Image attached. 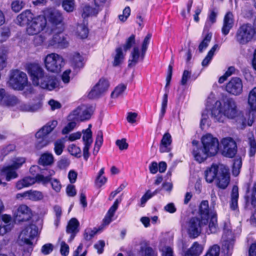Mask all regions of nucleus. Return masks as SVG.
Here are the masks:
<instances>
[{
	"label": "nucleus",
	"mask_w": 256,
	"mask_h": 256,
	"mask_svg": "<svg viewBox=\"0 0 256 256\" xmlns=\"http://www.w3.org/2000/svg\"><path fill=\"white\" fill-rule=\"evenodd\" d=\"M37 142L36 146L37 149L40 150L44 146H48L50 142L48 136H43L42 138H36Z\"/></svg>",
	"instance_id": "864d4df0"
},
{
	"label": "nucleus",
	"mask_w": 256,
	"mask_h": 256,
	"mask_svg": "<svg viewBox=\"0 0 256 256\" xmlns=\"http://www.w3.org/2000/svg\"><path fill=\"white\" fill-rule=\"evenodd\" d=\"M218 48V46L217 44H214L208 52L206 56L202 62V64L203 66H207L211 61L215 51Z\"/></svg>",
	"instance_id": "a19ab883"
},
{
	"label": "nucleus",
	"mask_w": 256,
	"mask_h": 256,
	"mask_svg": "<svg viewBox=\"0 0 256 256\" xmlns=\"http://www.w3.org/2000/svg\"><path fill=\"white\" fill-rule=\"evenodd\" d=\"M16 170V169H14L11 165L4 166L0 170V175L2 176L6 177L7 181H10L11 179L18 177V175Z\"/></svg>",
	"instance_id": "c85d7f7f"
},
{
	"label": "nucleus",
	"mask_w": 256,
	"mask_h": 256,
	"mask_svg": "<svg viewBox=\"0 0 256 256\" xmlns=\"http://www.w3.org/2000/svg\"><path fill=\"white\" fill-rule=\"evenodd\" d=\"M103 142V134L102 130H98L96 134L94 147V154H96Z\"/></svg>",
	"instance_id": "c03bdc74"
},
{
	"label": "nucleus",
	"mask_w": 256,
	"mask_h": 256,
	"mask_svg": "<svg viewBox=\"0 0 256 256\" xmlns=\"http://www.w3.org/2000/svg\"><path fill=\"white\" fill-rule=\"evenodd\" d=\"M126 88V86L124 84H120L118 86L111 94V97L114 98H118L122 95Z\"/></svg>",
	"instance_id": "de8ad7c7"
},
{
	"label": "nucleus",
	"mask_w": 256,
	"mask_h": 256,
	"mask_svg": "<svg viewBox=\"0 0 256 256\" xmlns=\"http://www.w3.org/2000/svg\"><path fill=\"white\" fill-rule=\"evenodd\" d=\"M238 198V188L236 186H234L232 189L230 203V208L233 210H235L237 208Z\"/></svg>",
	"instance_id": "4c0bfd02"
},
{
	"label": "nucleus",
	"mask_w": 256,
	"mask_h": 256,
	"mask_svg": "<svg viewBox=\"0 0 256 256\" xmlns=\"http://www.w3.org/2000/svg\"><path fill=\"white\" fill-rule=\"evenodd\" d=\"M90 128L91 124H90L87 129L82 130V132L84 134L82 140L84 144V147L83 148V156L86 160H87L89 157L90 154L88 150L93 142L92 132L91 131Z\"/></svg>",
	"instance_id": "f3484780"
},
{
	"label": "nucleus",
	"mask_w": 256,
	"mask_h": 256,
	"mask_svg": "<svg viewBox=\"0 0 256 256\" xmlns=\"http://www.w3.org/2000/svg\"><path fill=\"white\" fill-rule=\"evenodd\" d=\"M135 36L134 34H132L126 39V43L123 46L124 51L126 52L130 50L132 45L135 44Z\"/></svg>",
	"instance_id": "e2e57ef3"
},
{
	"label": "nucleus",
	"mask_w": 256,
	"mask_h": 256,
	"mask_svg": "<svg viewBox=\"0 0 256 256\" xmlns=\"http://www.w3.org/2000/svg\"><path fill=\"white\" fill-rule=\"evenodd\" d=\"M222 239V248L224 251H226L227 254H230L231 250L233 248L234 242V236L232 232L224 228Z\"/></svg>",
	"instance_id": "6ab92c4d"
},
{
	"label": "nucleus",
	"mask_w": 256,
	"mask_h": 256,
	"mask_svg": "<svg viewBox=\"0 0 256 256\" xmlns=\"http://www.w3.org/2000/svg\"><path fill=\"white\" fill-rule=\"evenodd\" d=\"M212 37V34L211 33H208L205 36L198 46V50L200 52H202L208 47L211 40Z\"/></svg>",
	"instance_id": "8fccbe9b"
},
{
	"label": "nucleus",
	"mask_w": 256,
	"mask_h": 256,
	"mask_svg": "<svg viewBox=\"0 0 256 256\" xmlns=\"http://www.w3.org/2000/svg\"><path fill=\"white\" fill-rule=\"evenodd\" d=\"M220 173L216 179V186L220 189H226L230 184V174L228 168L223 164H220Z\"/></svg>",
	"instance_id": "ddd939ff"
},
{
	"label": "nucleus",
	"mask_w": 256,
	"mask_h": 256,
	"mask_svg": "<svg viewBox=\"0 0 256 256\" xmlns=\"http://www.w3.org/2000/svg\"><path fill=\"white\" fill-rule=\"evenodd\" d=\"M203 150L210 156H215L219 149L218 139L210 134H206L200 139Z\"/></svg>",
	"instance_id": "0eeeda50"
},
{
	"label": "nucleus",
	"mask_w": 256,
	"mask_h": 256,
	"mask_svg": "<svg viewBox=\"0 0 256 256\" xmlns=\"http://www.w3.org/2000/svg\"><path fill=\"white\" fill-rule=\"evenodd\" d=\"M158 192V190H156L153 192H150V190H148L140 199L141 206H144V204L147 202V200L154 196L156 195Z\"/></svg>",
	"instance_id": "680f3d73"
},
{
	"label": "nucleus",
	"mask_w": 256,
	"mask_h": 256,
	"mask_svg": "<svg viewBox=\"0 0 256 256\" xmlns=\"http://www.w3.org/2000/svg\"><path fill=\"white\" fill-rule=\"evenodd\" d=\"M49 32L48 34H50ZM52 38L48 40V46H53L59 48H66L68 46V38L62 32H52Z\"/></svg>",
	"instance_id": "4468645a"
},
{
	"label": "nucleus",
	"mask_w": 256,
	"mask_h": 256,
	"mask_svg": "<svg viewBox=\"0 0 256 256\" xmlns=\"http://www.w3.org/2000/svg\"><path fill=\"white\" fill-rule=\"evenodd\" d=\"M26 162V160L22 157H18L14 158L12 160V164H11L14 169H18L22 166L23 164Z\"/></svg>",
	"instance_id": "0e129e2a"
},
{
	"label": "nucleus",
	"mask_w": 256,
	"mask_h": 256,
	"mask_svg": "<svg viewBox=\"0 0 256 256\" xmlns=\"http://www.w3.org/2000/svg\"><path fill=\"white\" fill-rule=\"evenodd\" d=\"M38 234V228L34 224H30L24 228L20 232L18 242L20 245L32 246V240Z\"/></svg>",
	"instance_id": "6e6552de"
},
{
	"label": "nucleus",
	"mask_w": 256,
	"mask_h": 256,
	"mask_svg": "<svg viewBox=\"0 0 256 256\" xmlns=\"http://www.w3.org/2000/svg\"><path fill=\"white\" fill-rule=\"evenodd\" d=\"M46 19L51 23L50 28H47L46 33L62 32L64 29L62 14L58 10L49 9L44 12Z\"/></svg>",
	"instance_id": "20e7f679"
},
{
	"label": "nucleus",
	"mask_w": 256,
	"mask_h": 256,
	"mask_svg": "<svg viewBox=\"0 0 256 256\" xmlns=\"http://www.w3.org/2000/svg\"><path fill=\"white\" fill-rule=\"evenodd\" d=\"M33 18L34 14L30 10H26L17 16L15 22L20 26H24L28 25Z\"/></svg>",
	"instance_id": "4be33fe9"
},
{
	"label": "nucleus",
	"mask_w": 256,
	"mask_h": 256,
	"mask_svg": "<svg viewBox=\"0 0 256 256\" xmlns=\"http://www.w3.org/2000/svg\"><path fill=\"white\" fill-rule=\"evenodd\" d=\"M217 12L215 10H210V14L206 22L204 28H209L214 23L216 22Z\"/></svg>",
	"instance_id": "37998d69"
},
{
	"label": "nucleus",
	"mask_w": 256,
	"mask_h": 256,
	"mask_svg": "<svg viewBox=\"0 0 256 256\" xmlns=\"http://www.w3.org/2000/svg\"><path fill=\"white\" fill-rule=\"evenodd\" d=\"M206 219L200 220L194 217L190 218L186 222V228L189 237L195 238L200 236L202 232V228L207 224Z\"/></svg>",
	"instance_id": "423d86ee"
},
{
	"label": "nucleus",
	"mask_w": 256,
	"mask_h": 256,
	"mask_svg": "<svg viewBox=\"0 0 256 256\" xmlns=\"http://www.w3.org/2000/svg\"><path fill=\"white\" fill-rule=\"evenodd\" d=\"M74 0H63L62 7L67 12H72L75 8Z\"/></svg>",
	"instance_id": "3c124183"
},
{
	"label": "nucleus",
	"mask_w": 256,
	"mask_h": 256,
	"mask_svg": "<svg viewBox=\"0 0 256 256\" xmlns=\"http://www.w3.org/2000/svg\"><path fill=\"white\" fill-rule=\"evenodd\" d=\"M58 125V122L56 120H52L48 122L43 126L36 134V138H42L43 136H47Z\"/></svg>",
	"instance_id": "412c9836"
},
{
	"label": "nucleus",
	"mask_w": 256,
	"mask_h": 256,
	"mask_svg": "<svg viewBox=\"0 0 256 256\" xmlns=\"http://www.w3.org/2000/svg\"><path fill=\"white\" fill-rule=\"evenodd\" d=\"M120 202L121 200L116 199L112 206L110 208L103 220L102 226H108L112 221V218L114 216Z\"/></svg>",
	"instance_id": "b1692460"
},
{
	"label": "nucleus",
	"mask_w": 256,
	"mask_h": 256,
	"mask_svg": "<svg viewBox=\"0 0 256 256\" xmlns=\"http://www.w3.org/2000/svg\"><path fill=\"white\" fill-rule=\"evenodd\" d=\"M256 33L254 26L248 23L243 24L236 30L234 40L241 46H246L254 39Z\"/></svg>",
	"instance_id": "7ed1b4c3"
},
{
	"label": "nucleus",
	"mask_w": 256,
	"mask_h": 256,
	"mask_svg": "<svg viewBox=\"0 0 256 256\" xmlns=\"http://www.w3.org/2000/svg\"><path fill=\"white\" fill-rule=\"evenodd\" d=\"M46 174L42 173L40 174H38L34 178L35 183L37 182L38 184H42L46 186L52 180V178H50L49 176H46Z\"/></svg>",
	"instance_id": "a18cd8bd"
},
{
	"label": "nucleus",
	"mask_w": 256,
	"mask_h": 256,
	"mask_svg": "<svg viewBox=\"0 0 256 256\" xmlns=\"http://www.w3.org/2000/svg\"><path fill=\"white\" fill-rule=\"evenodd\" d=\"M248 143L250 146L249 156H253L256 152V142L252 134H248Z\"/></svg>",
	"instance_id": "49530a36"
},
{
	"label": "nucleus",
	"mask_w": 256,
	"mask_h": 256,
	"mask_svg": "<svg viewBox=\"0 0 256 256\" xmlns=\"http://www.w3.org/2000/svg\"><path fill=\"white\" fill-rule=\"evenodd\" d=\"M44 62L45 67L48 71L57 73L61 70L64 64V58L57 54L52 53L45 57Z\"/></svg>",
	"instance_id": "1a4fd4ad"
},
{
	"label": "nucleus",
	"mask_w": 256,
	"mask_h": 256,
	"mask_svg": "<svg viewBox=\"0 0 256 256\" xmlns=\"http://www.w3.org/2000/svg\"><path fill=\"white\" fill-rule=\"evenodd\" d=\"M27 200L32 201L40 200L44 198L43 194L38 190H27Z\"/></svg>",
	"instance_id": "e433bc0d"
},
{
	"label": "nucleus",
	"mask_w": 256,
	"mask_h": 256,
	"mask_svg": "<svg viewBox=\"0 0 256 256\" xmlns=\"http://www.w3.org/2000/svg\"><path fill=\"white\" fill-rule=\"evenodd\" d=\"M141 59L143 60L142 57V54H140V50L138 46H134L128 60V66H134Z\"/></svg>",
	"instance_id": "7c9ffc66"
},
{
	"label": "nucleus",
	"mask_w": 256,
	"mask_h": 256,
	"mask_svg": "<svg viewBox=\"0 0 256 256\" xmlns=\"http://www.w3.org/2000/svg\"><path fill=\"white\" fill-rule=\"evenodd\" d=\"M220 247L218 244H214L210 247L204 256H219Z\"/></svg>",
	"instance_id": "bf43d9fd"
},
{
	"label": "nucleus",
	"mask_w": 256,
	"mask_h": 256,
	"mask_svg": "<svg viewBox=\"0 0 256 256\" xmlns=\"http://www.w3.org/2000/svg\"><path fill=\"white\" fill-rule=\"evenodd\" d=\"M210 219L208 223V228H206V232L208 234H215L218 230L216 214V212L211 211Z\"/></svg>",
	"instance_id": "a878e982"
},
{
	"label": "nucleus",
	"mask_w": 256,
	"mask_h": 256,
	"mask_svg": "<svg viewBox=\"0 0 256 256\" xmlns=\"http://www.w3.org/2000/svg\"><path fill=\"white\" fill-rule=\"evenodd\" d=\"M68 150L72 155L77 157L80 156L81 150L76 145L74 144L70 145L68 148Z\"/></svg>",
	"instance_id": "69168bd1"
},
{
	"label": "nucleus",
	"mask_w": 256,
	"mask_h": 256,
	"mask_svg": "<svg viewBox=\"0 0 256 256\" xmlns=\"http://www.w3.org/2000/svg\"><path fill=\"white\" fill-rule=\"evenodd\" d=\"M192 154L194 160L199 163L204 161L208 157L210 156L203 150L202 148H194L192 152Z\"/></svg>",
	"instance_id": "72a5a7b5"
},
{
	"label": "nucleus",
	"mask_w": 256,
	"mask_h": 256,
	"mask_svg": "<svg viewBox=\"0 0 256 256\" xmlns=\"http://www.w3.org/2000/svg\"><path fill=\"white\" fill-rule=\"evenodd\" d=\"M208 106L206 105V109L205 110L202 114V118L200 126L202 128H204V126L206 125L209 124V116L208 110Z\"/></svg>",
	"instance_id": "052dcab7"
},
{
	"label": "nucleus",
	"mask_w": 256,
	"mask_h": 256,
	"mask_svg": "<svg viewBox=\"0 0 256 256\" xmlns=\"http://www.w3.org/2000/svg\"><path fill=\"white\" fill-rule=\"evenodd\" d=\"M68 120L70 122L62 130V134H67L70 132L72 131L76 126V120H70L68 117Z\"/></svg>",
	"instance_id": "5fc2aeb1"
},
{
	"label": "nucleus",
	"mask_w": 256,
	"mask_h": 256,
	"mask_svg": "<svg viewBox=\"0 0 256 256\" xmlns=\"http://www.w3.org/2000/svg\"><path fill=\"white\" fill-rule=\"evenodd\" d=\"M54 150L56 154L59 156L62 154L64 148V139H60L54 143Z\"/></svg>",
	"instance_id": "09e8293b"
},
{
	"label": "nucleus",
	"mask_w": 256,
	"mask_h": 256,
	"mask_svg": "<svg viewBox=\"0 0 256 256\" xmlns=\"http://www.w3.org/2000/svg\"><path fill=\"white\" fill-rule=\"evenodd\" d=\"M234 24V15L231 12H228L224 18L223 26L222 28V34L224 36L227 35L233 27Z\"/></svg>",
	"instance_id": "5701e85b"
},
{
	"label": "nucleus",
	"mask_w": 256,
	"mask_h": 256,
	"mask_svg": "<svg viewBox=\"0 0 256 256\" xmlns=\"http://www.w3.org/2000/svg\"><path fill=\"white\" fill-rule=\"evenodd\" d=\"M92 111L90 108L85 106L78 107L74 110L69 116L70 120H76L83 121L89 119L92 115Z\"/></svg>",
	"instance_id": "2eb2a0df"
},
{
	"label": "nucleus",
	"mask_w": 256,
	"mask_h": 256,
	"mask_svg": "<svg viewBox=\"0 0 256 256\" xmlns=\"http://www.w3.org/2000/svg\"><path fill=\"white\" fill-rule=\"evenodd\" d=\"M211 116L217 122H224L226 118L234 119L238 127L244 129L246 124V118L237 107L236 102L232 98L222 102L217 100L211 110Z\"/></svg>",
	"instance_id": "f257e3e1"
},
{
	"label": "nucleus",
	"mask_w": 256,
	"mask_h": 256,
	"mask_svg": "<svg viewBox=\"0 0 256 256\" xmlns=\"http://www.w3.org/2000/svg\"><path fill=\"white\" fill-rule=\"evenodd\" d=\"M125 58V54L122 52V48H117L113 55L112 66H118L120 65L124 62Z\"/></svg>",
	"instance_id": "2f4dec72"
},
{
	"label": "nucleus",
	"mask_w": 256,
	"mask_h": 256,
	"mask_svg": "<svg viewBox=\"0 0 256 256\" xmlns=\"http://www.w3.org/2000/svg\"><path fill=\"white\" fill-rule=\"evenodd\" d=\"M32 216V212L30 208L26 204H22L17 208L14 214V220L16 222H23L29 220Z\"/></svg>",
	"instance_id": "a211bd4d"
},
{
	"label": "nucleus",
	"mask_w": 256,
	"mask_h": 256,
	"mask_svg": "<svg viewBox=\"0 0 256 256\" xmlns=\"http://www.w3.org/2000/svg\"><path fill=\"white\" fill-rule=\"evenodd\" d=\"M26 70L34 85L48 90L58 86L56 76L46 73L39 64H29L26 66Z\"/></svg>",
	"instance_id": "f03ea898"
},
{
	"label": "nucleus",
	"mask_w": 256,
	"mask_h": 256,
	"mask_svg": "<svg viewBox=\"0 0 256 256\" xmlns=\"http://www.w3.org/2000/svg\"><path fill=\"white\" fill-rule=\"evenodd\" d=\"M172 142L171 135L168 132L165 133L160 141V151L161 152H169L170 150V145Z\"/></svg>",
	"instance_id": "393cba45"
},
{
	"label": "nucleus",
	"mask_w": 256,
	"mask_h": 256,
	"mask_svg": "<svg viewBox=\"0 0 256 256\" xmlns=\"http://www.w3.org/2000/svg\"><path fill=\"white\" fill-rule=\"evenodd\" d=\"M214 208H212V206L209 208L208 202V200H202L199 206V213L202 220L206 219L208 216H210L211 211L215 212Z\"/></svg>",
	"instance_id": "bb28decb"
},
{
	"label": "nucleus",
	"mask_w": 256,
	"mask_h": 256,
	"mask_svg": "<svg viewBox=\"0 0 256 256\" xmlns=\"http://www.w3.org/2000/svg\"><path fill=\"white\" fill-rule=\"evenodd\" d=\"M35 184L34 178L26 176L24 178L18 181L16 184V187L18 190H20L24 188L28 187Z\"/></svg>",
	"instance_id": "f704fd0d"
},
{
	"label": "nucleus",
	"mask_w": 256,
	"mask_h": 256,
	"mask_svg": "<svg viewBox=\"0 0 256 256\" xmlns=\"http://www.w3.org/2000/svg\"><path fill=\"white\" fill-rule=\"evenodd\" d=\"M204 250L203 246L196 242L186 252L184 256H200Z\"/></svg>",
	"instance_id": "c756f323"
},
{
	"label": "nucleus",
	"mask_w": 256,
	"mask_h": 256,
	"mask_svg": "<svg viewBox=\"0 0 256 256\" xmlns=\"http://www.w3.org/2000/svg\"><path fill=\"white\" fill-rule=\"evenodd\" d=\"M88 29L84 24H78L75 30V34L80 38H85L88 36Z\"/></svg>",
	"instance_id": "58836bf2"
},
{
	"label": "nucleus",
	"mask_w": 256,
	"mask_h": 256,
	"mask_svg": "<svg viewBox=\"0 0 256 256\" xmlns=\"http://www.w3.org/2000/svg\"><path fill=\"white\" fill-rule=\"evenodd\" d=\"M79 224L78 221L76 218H72L68 222L66 231L67 233L71 234L70 240H73L78 232Z\"/></svg>",
	"instance_id": "cd10ccee"
},
{
	"label": "nucleus",
	"mask_w": 256,
	"mask_h": 256,
	"mask_svg": "<svg viewBox=\"0 0 256 256\" xmlns=\"http://www.w3.org/2000/svg\"><path fill=\"white\" fill-rule=\"evenodd\" d=\"M220 164L217 165L212 164L210 167H208L204 172V176L206 180L208 183H212L216 178L217 176L220 173Z\"/></svg>",
	"instance_id": "aec40b11"
},
{
	"label": "nucleus",
	"mask_w": 256,
	"mask_h": 256,
	"mask_svg": "<svg viewBox=\"0 0 256 256\" xmlns=\"http://www.w3.org/2000/svg\"><path fill=\"white\" fill-rule=\"evenodd\" d=\"M72 63L74 66L78 68H82L84 65V58L78 53H75L72 58Z\"/></svg>",
	"instance_id": "79ce46f5"
},
{
	"label": "nucleus",
	"mask_w": 256,
	"mask_h": 256,
	"mask_svg": "<svg viewBox=\"0 0 256 256\" xmlns=\"http://www.w3.org/2000/svg\"><path fill=\"white\" fill-rule=\"evenodd\" d=\"M168 96L167 94H165L163 96L160 112L159 114V118L160 120H162L166 112L168 105Z\"/></svg>",
	"instance_id": "603ef678"
},
{
	"label": "nucleus",
	"mask_w": 256,
	"mask_h": 256,
	"mask_svg": "<svg viewBox=\"0 0 256 256\" xmlns=\"http://www.w3.org/2000/svg\"><path fill=\"white\" fill-rule=\"evenodd\" d=\"M109 86L108 80L104 78H102L90 92L88 97L92 99L98 98L106 93Z\"/></svg>",
	"instance_id": "9b49d317"
},
{
	"label": "nucleus",
	"mask_w": 256,
	"mask_h": 256,
	"mask_svg": "<svg viewBox=\"0 0 256 256\" xmlns=\"http://www.w3.org/2000/svg\"><path fill=\"white\" fill-rule=\"evenodd\" d=\"M24 6V3L22 0H14L11 4L12 10L18 12H20Z\"/></svg>",
	"instance_id": "4d7b16f0"
},
{
	"label": "nucleus",
	"mask_w": 256,
	"mask_h": 256,
	"mask_svg": "<svg viewBox=\"0 0 256 256\" xmlns=\"http://www.w3.org/2000/svg\"><path fill=\"white\" fill-rule=\"evenodd\" d=\"M151 37L152 34H148L144 40L141 48L142 58H144L148 45L150 42Z\"/></svg>",
	"instance_id": "6e6d98bb"
},
{
	"label": "nucleus",
	"mask_w": 256,
	"mask_h": 256,
	"mask_svg": "<svg viewBox=\"0 0 256 256\" xmlns=\"http://www.w3.org/2000/svg\"><path fill=\"white\" fill-rule=\"evenodd\" d=\"M221 144L222 146V154L228 158H233L237 151L236 144L234 140L231 138H224Z\"/></svg>",
	"instance_id": "f8f14e48"
},
{
	"label": "nucleus",
	"mask_w": 256,
	"mask_h": 256,
	"mask_svg": "<svg viewBox=\"0 0 256 256\" xmlns=\"http://www.w3.org/2000/svg\"><path fill=\"white\" fill-rule=\"evenodd\" d=\"M242 166V162L240 159L234 160L233 167H232V174L234 176H237Z\"/></svg>",
	"instance_id": "338daca9"
},
{
	"label": "nucleus",
	"mask_w": 256,
	"mask_h": 256,
	"mask_svg": "<svg viewBox=\"0 0 256 256\" xmlns=\"http://www.w3.org/2000/svg\"><path fill=\"white\" fill-rule=\"evenodd\" d=\"M8 50L6 46L0 47V72L4 70L8 64Z\"/></svg>",
	"instance_id": "473e14b6"
},
{
	"label": "nucleus",
	"mask_w": 256,
	"mask_h": 256,
	"mask_svg": "<svg viewBox=\"0 0 256 256\" xmlns=\"http://www.w3.org/2000/svg\"><path fill=\"white\" fill-rule=\"evenodd\" d=\"M98 10L99 8H94L90 6H86L84 8L82 16L86 17L90 16L95 15L98 13Z\"/></svg>",
	"instance_id": "13d9d810"
},
{
	"label": "nucleus",
	"mask_w": 256,
	"mask_h": 256,
	"mask_svg": "<svg viewBox=\"0 0 256 256\" xmlns=\"http://www.w3.org/2000/svg\"><path fill=\"white\" fill-rule=\"evenodd\" d=\"M243 85L242 80L237 77L232 78L226 86V91L230 94L238 96L242 93Z\"/></svg>",
	"instance_id": "dca6fc26"
},
{
	"label": "nucleus",
	"mask_w": 256,
	"mask_h": 256,
	"mask_svg": "<svg viewBox=\"0 0 256 256\" xmlns=\"http://www.w3.org/2000/svg\"><path fill=\"white\" fill-rule=\"evenodd\" d=\"M46 24V20L44 16L34 17L27 25L26 32L28 35L37 34L44 30Z\"/></svg>",
	"instance_id": "9d476101"
},
{
	"label": "nucleus",
	"mask_w": 256,
	"mask_h": 256,
	"mask_svg": "<svg viewBox=\"0 0 256 256\" xmlns=\"http://www.w3.org/2000/svg\"><path fill=\"white\" fill-rule=\"evenodd\" d=\"M46 38L44 34L35 36L34 38L33 42L36 46L42 45L46 41Z\"/></svg>",
	"instance_id": "774afa93"
},
{
	"label": "nucleus",
	"mask_w": 256,
	"mask_h": 256,
	"mask_svg": "<svg viewBox=\"0 0 256 256\" xmlns=\"http://www.w3.org/2000/svg\"><path fill=\"white\" fill-rule=\"evenodd\" d=\"M248 104L251 110H256V86L249 92Z\"/></svg>",
	"instance_id": "ea45409f"
},
{
	"label": "nucleus",
	"mask_w": 256,
	"mask_h": 256,
	"mask_svg": "<svg viewBox=\"0 0 256 256\" xmlns=\"http://www.w3.org/2000/svg\"><path fill=\"white\" fill-rule=\"evenodd\" d=\"M28 79L24 72L19 70H14L11 72L8 86L14 90H22L28 86Z\"/></svg>",
	"instance_id": "39448f33"
},
{
	"label": "nucleus",
	"mask_w": 256,
	"mask_h": 256,
	"mask_svg": "<svg viewBox=\"0 0 256 256\" xmlns=\"http://www.w3.org/2000/svg\"><path fill=\"white\" fill-rule=\"evenodd\" d=\"M54 162V158L52 154L48 152L42 154L38 160V164L43 166H50Z\"/></svg>",
	"instance_id": "c9c22d12"
}]
</instances>
